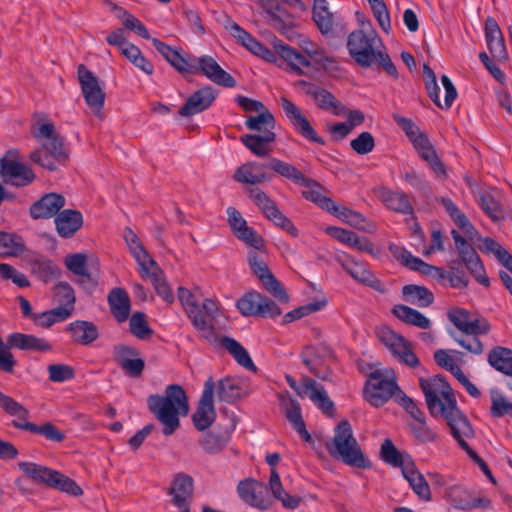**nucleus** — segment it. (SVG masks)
<instances>
[{"label": "nucleus", "instance_id": "f257e3e1", "mask_svg": "<svg viewBox=\"0 0 512 512\" xmlns=\"http://www.w3.org/2000/svg\"><path fill=\"white\" fill-rule=\"evenodd\" d=\"M151 414L163 425L165 436L172 435L180 427L179 416L189 412L188 397L182 386L168 385L163 395L152 394L147 398Z\"/></svg>", "mask_w": 512, "mask_h": 512}, {"label": "nucleus", "instance_id": "f03ea898", "mask_svg": "<svg viewBox=\"0 0 512 512\" xmlns=\"http://www.w3.org/2000/svg\"><path fill=\"white\" fill-rule=\"evenodd\" d=\"M334 433L333 439L325 444L330 456L358 469L372 467V462L362 452L347 419L341 420L336 425Z\"/></svg>", "mask_w": 512, "mask_h": 512}, {"label": "nucleus", "instance_id": "7ed1b4c3", "mask_svg": "<svg viewBox=\"0 0 512 512\" xmlns=\"http://www.w3.org/2000/svg\"><path fill=\"white\" fill-rule=\"evenodd\" d=\"M392 257L404 267L418 272L420 275L435 280V284L446 286L448 283L455 288L459 284L468 285V279L463 270H456L453 274L447 272L443 268L424 262L419 257L413 256L404 247L396 244L389 246Z\"/></svg>", "mask_w": 512, "mask_h": 512}, {"label": "nucleus", "instance_id": "20e7f679", "mask_svg": "<svg viewBox=\"0 0 512 512\" xmlns=\"http://www.w3.org/2000/svg\"><path fill=\"white\" fill-rule=\"evenodd\" d=\"M0 408L10 417H14L11 424L15 429L28 431L33 434L43 435L52 442H62L65 434L51 422L36 425L28 421L30 413L20 402L0 391Z\"/></svg>", "mask_w": 512, "mask_h": 512}, {"label": "nucleus", "instance_id": "39448f33", "mask_svg": "<svg viewBox=\"0 0 512 512\" xmlns=\"http://www.w3.org/2000/svg\"><path fill=\"white\" fill-rule=\"evenodd\" d=\"M18 468L36 485H44L75 497L83 494L82 488L73 479L58 470L29 461L19 462Z\"/></svg>", "mask_w": 512, "mask_h": 512}, {"label": "nucleus", "instance_id": "423d86ee", "mask_svg": "<svg viewBox=\"0 0 512 512\" xmlns=\"http://www.w3.org/2000/svg\"><path fill=\"white\" fill-rule=\"evenodd\" d=\"M273 168L275 173L291 180L293 183L306 187L307 190L302 191V196L317 206L330 213L335 211L336 203L328 196L321 193L324 187L316 180L304 176L294 165L284 161H274Z\"/></svg>", "mask_w": 512, "mask_h": 512}, {"label": "nucleus", "instance_id": "0eeeda50", "mask_svg": "<svg viewBox=\"0 0 512 512\" xmlns=\"http://www.w3.org/2000/svg\"><path fill=\"white\" fill-rule=\"evenodd\" d=\"M275 48L290 70L297 75L304 74L301 67H313L314 69L321 67L327 70L335 63L333 58L325 55L324 51L318 48L306 50L308 57L281 41L275 43Z\"/></svg>", "mask_w": 512, "mask_h": 512}, {"label": "nucleus", "instance_id": "6e6552de", "mask_svg": "<svg viewBox=\"0 0 512 512\" xmlns=\"http://www.w3.org/2000/svg\"><path fill=\"white\" fill-rule=\"evenodd\" d=\"M124 239L139 264L141 277L148 279L154 288H161L164 284L163 272L145 250L138 236L130 228H126L124 231Z\"/></svg>", "mask_w": 512, "mask_h": 512}, {"label": "nucleus", "instance_id": "1a4fd4ad", "mask_svg": "<svg viewBox=\"0 0 512 512\" xmlns=\"http://www.w3.org/2000/svg\"><path fill=\"white\" fill-rule=\"evenodd\" d=\"M396 391H401L396 381L389 379L381 370L369 374L363 389L364 398L377 408L387 403Z\"/></svg>", "mask_w": 512, "mask_h": 512}, {"label": "nucleus", "instance_id": "9d476101", "mask_svg": "<svg viewBox=\"0 0 512 512\" xmlns=\"http://www.w3.org/2000/svg\"><path fill=\"white\" fill-rule=\"evenodd\" d=\"M236 307L243 316L274 318L282 313L275 301L256 290L247 291L237 301Z\"/></svg>", "mask_w": 512, "mask_h": 512}, {"label": "nucleus", "instance_id": "9b49d317", "mask_svg": "<svg viewBox=\"0 0 512 512\" xmlns=\"http://www.w3.org/2000/svg\"><path fill=\"white\" fill-rule=\"evenodd\" d=\"M77 76L86 104L96 117L102 118L105 93L99 85L98 78L84 64L78 66Z\"/></svg>", "mask_w": 512, "mask_h": 512}, {"label": "nucleus", "instance_id": "f8f14e48", "mask_svg": "<svg viewBox=\"0 0 512 512\" xmlns=\"http://www.w3.org/2000/svg\"><path fill=\"white\" fill-rule=\"evenodd\" d=\"M374 37H370L363 30H354L348 36L347 49L355 62L368 68L375 62V55L379 52L374 48Z\"/></svg>", "mask_w": 512, "mask_h": 512}, {"label": "nucleus", "instance_id": "ddd939ff", "mask_svg": "<svg viewBox=\"0 0 512 512\" xmlns=\"http://www.w3.org/2000/svg\"><path fill=\"white\" fill-rule=\"evenodd\" d=\"M237 492L242 501L259 510H267L273 504V496L268 486L256 479L241 480L237 485Z\"/></svg>", "mask_w": 512, "mask_h": 512}, {"label": "nucleus", "instance_id": "4468645a", "mask_svg": "<svg viewBox=\"0 0 512 512\" xmlns=\"http://www.w3.org/2000/svg\"><path fill=\"white\" fill-rule=\"evenodd\" d=\"M441 395L445 400L444 403L448 412L447 425L451 430L452 436L457 437L458 434H464L467 438H473L475 436L474 429L465 414L458 408L451 386L449 385V388H442Z\"/></svg>", "mask_w": 512, "mask_h": 512}, {"label": "nucleus", "instance_id": "2eb2a0df", "mask_svg": "<svg viewBox=\"0 0 512 512\" xmlns=\"http://www.w3.org/2000/svg\"><path fill=\"white\" fill-rule=\"evenodd\" d=\"M452 238L454 239L457 251L461 260L467 269L474 275L479 284L483 286L489 285V278L485 274L482 262L476 250L465 240L464 237L456 230L451 231Z\"/></svg>", "mask_w": 512, "mask_h": 512}, {"label": "nucleus", "instance_id": "dca6fc26", "mask_svg": "<svg viewBox=\"0 0 512 512\" xmlns=\"http://www.w3.org/2000/svg\"><path fill=\"white\" fill-rule=\"evenodd\" d=\"M452 238L454 239L457 251L461 260L467 269L474 275L479 284L483 286L489 285V278L485 274L482 262L476 250L465 240L464 237L456 230L451 231Z\"/></svg>", "mask_w": 512, "mask_h": 512}, {"label": "nucleus", "instance_id": "f3484780", "mask_svg": "<svg viewBox=\"0 0 512 512\" xmlns=\"http://www.w3.org/2000/svg\"><path fill=\"white\" fill-rule=\"evenodd\" d=\"M215 383L212 377H209L204 383V389L200 397L198 407L192 415V422L199 431H204L213 423L216 412L213 403V394Z\"/></svg>", "mask_w": 512, "mask_h": 512}, {"label": "nucleus", "instance_id": "a211bd4d", "mask_svg": "<svg viewBox=\"0 0 512 512\" xmlns=\"http://www.w3.org/2000/svg\"><path fill=\"white\" fill-rule=\"evenodd\" d=\"M235 429V420L225 419V423H216L214 427L201 435L200 446L208 454H216L222 451L228 444L231 434Z\"/></svg>", "mask_w": 512, "mask_h": 512}, {"label": "nucleus", "instance_id": "6ab92c4d", "mask_svg": "<svg viewBox=\"0 0 512 512\" xmlns=\"http://www.w3.org/2000/svg\"><path fill=\"white\" fill-rule=\"evenodd\" d=\"M191 74H202L216 85L233 88L236 86L235 79L209 55L195 58V65L191 66Z\"/></svg>", "mask_w": 512, "mask_h": 512}, {"label": "nucleus", "instance_id": "aec40b11", "mask_svg": "<svg viewBox=\"0 0 512 512\" xmlns=\"http://www.w3.org/2000/svg\"><path fill=\"white\" fill-rule=\"evenodd\" d=\"M281 107L289 119L294 130L305 139L319 145H325V140L318 136L308 119L302 114L299 107L286 97L280 98Z\"/></svg>", "mask_w": 512, "mask_h": 512}, {"label": "nucleus", "instance_id": "412c9836", "mask_svg": "<svg viewBox=\"0 0 512 512\" xmlns=\"http://www.w3.org/2000/svg\"><path fill=\"white\" fill-rule=\"evenodd\" d=\"M13 152L9 151L0 159V174L5 183L16 187H23L31 184L35 175L33 171L23 163L10 159L8 156Z\"/></svg>", "mask_w": 512, "mask_h": 512}, {"label": "nucleus", "instance_id": "4be33fe9", "mask_svg": "<svg viewBox=\"0 0 512 512\" xmlns=\"http://www.w3.org/2000/svg\"><path fill=\"white\" fill-rule=\"evenodd\" d=\"M66 268L74 275L81 277L79 283L90 287H96L99 283V270L93 263H88L87 256L83 253L69 254L65 257Z\"/></svg>", "mask_w": 512, "mask_h": 512}, {"label": "nucleus", "instance_id": "5701e85b", "mask_svg": "<svg viewBox=\"0 0 512 512\" xmlns=\"http://www.w3.org/2000/svg\"><path fill=\"white\" fill-rule=\"evenodd\" d=\"M296 85L307 96L315 101L316 106L324 111H332L335 115H341L344 111L343 104L328 90L305 80H298Z\"/></svg>", "mask_w": 512, "mask_h": 512}, {"label": "nucleus", "instance_id": "b1692460", "mask_svg": "<svg viewBox=\"0 0 512 512\" xmlns=\"http://www.w3.org/2000/svg\"><path fill=\"white\" fill-rule=\"evenodd\" d=\"M274 161H281L277 158H271L267 163H259V162H248L236 169L233 174V179L239 183L245 184H260L272 179V174H267L265 169H271L275 172L273 168Z\"/></svg>", "mask_w": 512, "mask_h": 512}, {"label": "nucleus", "instance_id": "393cba45", "mask_svg": "<svg viewBox=\"0 0 512 512\" xmlns=\"http://www.w3.org/2000/svg\"><path fill=\"white\" fill-rule=\"evenodd\" d=\"M217 96L218 90L206 85L193 92L186 99L184 105L178 110V115L187 118L201 113L213 104Z\"/></svg>", "mask_w": 512, "mask_h": 512}, {"label": "nucleus", "instance_id": "a878e982", "mask_svg": "<svg viewBox=\"0 0 512 512\" xmlns=\"http://www.w3.org/2000/svg\"><path fill=\"white\" fill-rule=\"evenodd\" d=\"M194 490L193 478L185 473L175 475L168 494L172 495V503L180 512H190L189 501L192 498Z\"/></svg>", "mask_w": 512, "mask_h": 512}, {"label": "nucleus", "instance_id": "bb28decb", "mask_svg": "<svg viewBox=\"0 0 512 512\" xmlns=\"http://www.w3.org/2000/svg\"><path fill=\"white\" fill-rule=\"evenodd\" d=\"M373 193L388 209L404 215L414 214L413 205L406 193L392 191L384 186L375 187Z\"/></svg>", "mask_w": 512, "mask_h": 512}, {"label": "nucleus", "instance_id": "cd10ccee", "mask_svg": "<svg viewBox=\"0 0 512 512\" xmlns=\"http://www.w3.org/2000/svg\"><path fill=\"white\" fill-rule=\"evenodd\" d=\"M303 381V393L307 395L314 405L328 417L335 415L336 409L333 401L328 397L323 385L317 383L314 379L305 376Z\"/></svg>", "mask_w": 512, "mask_h": 512}, {"label": "nucleus", "instance_id": "c85d7f7f", "mask_svg": "<svg viewBox=\"0 0 512 512\" xmlns=\"http://www.w3.org/2000/svg\"><path fill=\"white\" fill-rule=\"evenodd\" d=\"M484 31L487 48L492 57L498 61H507L509 55L505 40L497 21L493 17H487L485 20Z\"/></svg>", "mask_w": 512, "mask_h": 512}, {"label": "nucleus", "instance_id": "c756f323", "mask_svg": "<svg viewBox=\"0 0 512 512\" xmlns=\"http://www.w3.org/2000/svg\"><path fill=\"white\" fill-rule=\"evenodd\" d=\"M5 344L8 351L15 348L24 351L49 352L53 349L52 344L45 338L20 332L10 334Z\"/></svg>", "mask_w": 512, "mask_h": 512}, {"label": "nucleus", "instance_id": "7c9ffc66", "mask_svg": "<svg viewBox=\"0 0 512 512\" xmlns=\"http://www.w3.org/2000/svg\"><path fill=\"white\" fill-rule=\"evenodd\" d=\"M64 205L65 198L61 194L48 193L31 205L30 216L33 219H48L57 216Z\"/></svg>", "mask_w": 512, "mask_h": 512}, {"label": "nucleus", "instance_id": "2f4dec72", "mask_svg": "<svg viewBox=\"0 0 512 512\" xmlns=\"http://www.w3.org/2000/svg\"><path fill=\"white\" fill-rule=\"evenodd\" d=\"M71 341L78 345L88 346L99 338V329L96 324L86 320H75L65 327Z\"/></svg>", "mask_w": 512, "mask_h": 512}, {"label": "nucleus", "instance_id": "473e14b6", "mask_svg": "<svg viewBox=\"0 0 512 512\" xmlns=\"http://www.w3.org/2000/svg\"><path fill=\"white\" fill-rule=\"evenodd\" d=\"M249 197L254 201L265 217L280 227L286 216L279 210L276 203L259 188L249 189Z\"/></svg>", "mask_w": 512, "mask_h": 512}, {"label": "nucleus", "instance_id": "72a5a7b5", "mask_svg": "<svg viewBox=\"0 0 512 512\" xmlns=\"http://www.w3.org/2000/svg\"><path fill=\"white\" fill-rule=\"evenodd\" d=\"M275 139L276 134L270 129H265L262 134H244L240 137L243 145L258 157H265L272 151L269 144Z\"/></svg>", "mask_w": 512, "mask_h": 512}, {"label": "nucleus", "instance_id": "f704fd0d", "mask_svg": "<svg viewBox=\"0 0 512 512\" xmlns=\"http://www.w3.org/2000/svg\"><path fill=\"white\" fill-rule=\"evenodd\" d=\"M58 234L63 238L72 237L83 225V216L80 211L65 209L55 217Z\"/></svg>", "mask_w": 512, "mask_h": 512}, {"label": "nucleus", "instance_id": "c9c22d12", "mask_svg": "<svg viewBox=\"0 0 512 512\" xmlns=\"http://www.w3.org/2000/svg\"><path fill=\"white\" fill-rule=\"evenodd\" d=\"M450 503L458 509L469 510L477 507H489L490 501L485 498H474L469 491L462 486H453L449 489Z\"/></svg>", "mask_w": 512, "mask_h": 512}, {"label": "nucleus", "instance_id": "e433bc0d", "mask_svg": "<svg viewBox=\"0 0 512 512\" xmlns=\"http://www.w3.org/2000/svg\"><path fill=\"white\" fill-rule=\"evenodd\" d=\"M282 406L287 420L293 425L294 429L305 442H310L312 437L306 429V425L301 414L300 404L293 398H282Z\"/></svg>", "mask_w": 512, "mask_h": 512}, {"label": "nucleus", "instance_id": "4c0bfd02", "mask_svg": "<svg viewBox=\"0 0 512 512\" xmlns=\"http://www.w3.org/2000/svg\"><path fill=\"white\" fill-rule=\"evenodd\" d=\"M108 304L111 314L118 323L125 322L131 310L130 297L126 290H110Z\"/></svg>", "mask_w": 512, "mask_h": 512}, {"label": "nucleus", "instance_id": "58836bf2", "mask_svg": "<svg viewBox=\"0 0 512 512\" xmlns=\"http://www.w3.org/2000/svg\"><path fill=\"white\" fill-rule=\"evenodd\" d=\"M268 489L273 498L279 500L284 508L296 509L302 501L300 496L290 495L284 490L280 476L275 468L271 469Z\"/></svg>", "mask_w": 512, "mask_h": 512}, {"label": "nucleus", "instance_id": "ea45409f", "mask_svg": "<svg viewBox=\"0 0 512 512\" xmlns=\"http://www.w3.org/2000/svg\"><path fill=\"white\" fill-rule=\"evenodd\" d=\"M404 478L408 481L413 492L422 500L431 499V490L424 476L419 472L414 462L408 463L402 472Z\"/></svg>", "mask_w": 512, "mask_h": 512}, {"label": "nucleus", "instance_id": "a19ab883", "mask_svg": "<svg viewBox=\"0 0 512 512\" xmlns=\"http://www.w3.org/2000/svg\"><path fill=\"white\" fill-rule=\"evenodd\" d=\"M247 258L253 274L260 280L264 288H281L279 281L256 252H249Z\"/></svg>", "mask_w": 512, "mask_h": 512}, {"label": "nucleus", "instance_id": "79ce46f5", "mask_svg": "<svg viewBox=\"0 0 512 512\" xmlns=\"http://www.w3.org/2000/svg\"><path fill=\"white\" fill-rule=\"evenodd\" d=\"M380 458L386 464L396 468H401L402 472L404 471V468L408 466V463L414 462L407 452L399 451L389 438L384 439L381 444Z\"/></svg>", "mask_w": 512, "mask_h": 512}, {"label": "nucleus", "instance_id": "37998d69", "mask_svg": "<svg viewBox=\"0 0 512 512\" xmlns=\"http://www.w3.org/2000/svg\"><path fill=\"white\" fill-rule=\"evenodd\" d=\"M31 272L45 284L57 280L61 274L60 268L50 259L37 256L30 260Z\"/></svg>", "mask_w": 512, "mask_h": 512}, {"label": "nucleus", "instance_id": "c03bdc74", "mask_svg": "<svg viewBox=\"0 0 512 512\" xmlns=\"http://www.w3.org/2000/svg\"><path fill=\"white\" fill-rule=\"evenodd\" d=\"M419 386L425 396V401L429 413L433 417L441 416L447 421V408L444 401L437 395L436 391L432 388L430 381L420 378Z\"/></svg>", "mask_w": 512, "mask_h": 512}, {"label": "nucleus", "instance_id": "a18cd8bd", "mask_svg": "<svg viewBox=\"0 0 512 512\" xmlns=\"http://www.w3.org/2000/svg\"><path fill=\"white\" fill-rule=\"evenodd\" d=\"M331 214L335 215L342 221L348 223L350 226L358 230L367 233H372L375 231V225L372 222L368 221L359 212L351 210L345 206L337 204L335 207V211H333Z\"/></svg>", "mask_w": 512, "mask_h": 512}, {"label": "nucleus", "instance_id": "49530a36", "mask_svg": "<svg viewBox=\"0 0 512 512\" xmlns=\"http://www.w3.org/2000/svg\"><path fill=\"white\" fill-rule=\"evenodd\" d=\"M487 361L495 370L512 377V349L495 346L489 351Z\"/></svg>", "mask_w": 512, "mask_h": 512}, {"label": "nucleus", "instance_id": "de8ad7c7", "mask_svg": "<svg viewBox=\"0 0 512 512\" xmlns=\"http://www.w3.org/2000/svg\"><path fill=\"white\" fill-rule=\"evenodd\" d=\"M219 344L231 354L239 365L247 370L256 371V366L254 365L250 355L238 341L229 336H222L219 339Z\"/></svg>", "mask_w": 512, "mask_h": 512}, {"label": "nucleus", "instance_id": "09e8293b", "mask_svg": "<svg viewBox=\"0 0 512 512\" xmlns=\"http://www.w3.org/2000/svg\"><path fill=\"white\" fill-rule=\"evenodd\" d=\"M217 397L222 402L235 403L243 396L240 381L234 377H225L215 384Z\"/></svg>", "mask_w": 512, "mask_h": 512}, {"label": "nucleus", "instance_id": "8fccbe9b", "mask_svg": "<svg viewBox=\"0 0 512 512\" xmlns=\"http://www.w3.org/2000/svg\"><path fill=\"white\" fill-rule=\"evenodd\" d=\"M268 16V23L273 28H283L285 24L293 20L290 14L276 0H264L261 4Z\"/></svg>", "mask_w": 512, "mask_h": 512}, {"label": "nucleus", "instance_id": "3c124183", "mask_svg": "<svg viewBox=\"0 0 512 512\" xmlns=\"http://www.w3.org/2000/svg\"><path fill=\"white\" fill-rule=\"evenodd\" d=\"M312 18L323 35L333 30V14L328 9L326 0H314Z\"/></svg>", "mask_w": 512, "mask_h": 512}, {"label": "nucleus", "instance_id": "603ef678", "mask_svg": "<svg viewBox=\"0 0 512 512\" xmlns=\"http://www.w3.org/2000/svg\"><path fill=\"white\" fill-rule=\"evenodd\" d=\"M392 313L399 320L421 329H428L431 326L430 320L425 315L406 305H395L392 309Z\"/></svg>", "mask_w": 512, "mask_h": 512}, {"label": "nucleus", "instance_id": "864d4df0", "mask_svg": "<svg viewBox=\"0 0 512 512\" xmlns=\"http://www.w3.org/2000/svg\"><path fill=\"white\" fill-rule=\"evenodd\" d=\"M25 250L23 238L16 233L0 231V256H19Z\"/></svg>", "mask_w": 512, "mask_h": 512}, {"label": "nucleus", "instance_id": "5fc2aeb1", "mask_svg": "<svg viewBox=\"0 0 512 512\" xmlns=\"http://www.w3.org/2000/svg\"><path fill=\"white\" fill-rule=\"evenodd\" d=\"M377 339L394 355L407 341L402 335L395 333L386 325L376 327Z\"/></svg>", "mask_w": 512, "mask_h": 512}, {"label": "nucleus", "instance_id": "6e6d98bb", "mask_svg": "<svg viewBox=\"0 0 512 512\" xmlns=\"http://www.w3.org/2000/svg\"><path fill=\"white\" fill-rule=\"evenodd\" d=\"M327 302L328 301L325 297H321L308 304L297 307L283 316L282 324H289L295 320L308 316L311 313L317 312L324 308L327 305Z\"/></svg>", "mask_w": 512, "mask_h": 512}, {"label": "nucleus", "instance_id": "4d7b16f0", "mask_svg": "<svg viewBox=\"0 0 512 512\" xmlns=\"http://www.w3.org/2000/svg\"><path fill=\"white\" fill-rule=\"evenodd\" d=\"M480 249L486 253H493L496 259L512 274V255L497 241L486 237L483 239Z\"/></svg>", "mask_w": 512, "mask_h": 512}, {"label": "nucleus", "instance_id": "13d9d810", "mask_svg": "<svg viewBox=\"0 0 512 512\" xmlns=\"http://www.w3.org/2000/svg\"><path fill=\"white\" fill-rule=\"evenodd\" d=\"M129 330L133 336L140 340L150 339L154 333L143 312H135L132 314L129 320Z\"/></svg>", "mask_w": 512, "mask_h": 512}, {"label": "nucleus", "instance_id": "bf43d9fd", "mask_svg": "<svg viewBox=\"0 0 512 512\" xmlns=\"http://www.w3.org/2000/svg\"><path fill=\"white\" fill-rule=\"evenodd\" d=\"M275 124V117L266 107H264V110H260L259 115L249 116L245 122L249 130L260 131L262 133L265 129L273 131Z\"/></svg>", "mask_w": 512, "mask_h": 512}, {"label": "nucleus", "instance_id": "052dcab7", "mask_svg": "<svg viewBox=\"0 0 512 512\" xmlns=\"http://www.w3.org/2000/svg\"><path fill=\"white\" fill-rule=\"evenodd\" d=\"M347 271L360 285H364L369 288H378L380 285L377 277L363 264L354 263L352 267L347 269Z\"/></svg>", "mask_w": 512, "mask_h": 512}, {"label": "nucleus", "instance_id": "680f3d73", "mask_svg": "<svg viewBox=\"0 0 512 512\" xmlns=\"http://www.w3.org/2000/svg\"><path fill=\"white\" fill-rule=\"evenodd\" d=\"M478 204L493 222H500L504 219L502 206L491 194H481Z\"/></svg>", "mask_w": 512, "mask_h": 512}, {"label": "nucleus", "instance_id": "e2e57ef3", "mask_svg": "<svg viewBox=\"0 0 512 512\" xmlns=\"http://www.w3.org/2000/svg\"><path fill=\"white\" fill-rule=\"evenodd\" d=\"M491 407L490 414L492 417L500 418L506 414L512 417V403L508 402L506 398L497 390H490Z\"/></svg>", "mask_w": 512, "mask_h": 512}, {"label": "nucleus", "instance_id": "0e129e2a", "mask_svg": "<svg viewBox=\"0 0 512 512\" xmlns=\"http://www.w3.org/2000/svg\"><path fill=\"white\" fill-rule=\"evenodd\" d=\"M238 231L234 236L245 244L253 247L256 250L264 251L265 250V242L263 237L257 233V231L249 227L248 225H243V227H239Z\"/></svg>", "mask_w": 512, "mask_h": 512}, {"label": "nucleus", "instance_id": "69168bd1", "mask_svg": "<svg viewBox=\"0 0 512 512\" xmlns=\"http://www.w3.org/2000/svg\"><path fill=\"white\" fill-rule=\"evenodd\" d=\"M43 150L51 154L57 163L63 164L69 158L68 152L64 147L63 138L60 135L47 140L43 144Z\"/></svg>", "mask_w": 512, "mask_h": 512}, {"label": "nucleus", "instance_id": "338daca9", "mask_svg": "<svg viewBox=\"0 0 512 512\" xmlns=\"http://www.w3.org/2000/svg\"><path fill=\"white\" fill-rule=\"evenodd\" d=\"M402 294L405 302L419 307H427L434 301V295L431 290H402Z\"/></svg>", "mask_w": 512, "mask_h": 512}, {"label": "nucleus", "instance_id": "774afa93", "mask_svg": "<svg viewBox=\"0 0 512 512\" xmlns=\"http://www.w3.org/2000/svg\"><path fill=\"white\" fill-rule=\"evenodd\" d=\"M231 35L237 39L238 43L244 46L247 50L253 53L256 48H259L260 42L255 39L250 33L240 27L237 23H232L229 26Z\"/></svg>", "mask_w": 512, "mask_h": 512}]
</instances>
